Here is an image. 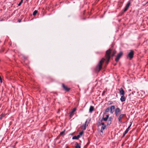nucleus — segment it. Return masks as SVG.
Instances as JSON below:
<instances>
[{"label":"nucleus","instance_id":"obj_12","mask_svg":"<svg viewBox=\"0 0 148 148\" xmlns=\"http://www.w3.org/2000/svg\"><path fill=\"white\" fill-rule=\"evenodd\" d=\"M120 100L121 102H124L125 100V98L124 96V95H122L120 98Z\"/></svg>","mask_w":148,"mask_h":148},{"label":"nucleus","instance_id":"obj_17","mask_svg":"<svg viewBox=\"0 0 148 148\" xmlns=\"http://www.w3.org/2000/svg\"><path fill=\"white\" fill-rule=\"evenodd\" d=\"M106 125L103 126L101 128V132L103 133V131L106 128Z\"/></svg>","mask_w":148,"mask_h":148},{"label":"nucleus","instance_id":"obj_5","mask_svg":"<svg viewBox=\"0 0 148 148\" xmlns=\"http://www.w3.org/2000/svg\"><path fill=\"white\" fill-rule=\"evenodd\" d=\"M126 116V114H121L119 116L118 118L119 121L120 123L122 122L121 120L123 118Z\"/></svg>","mask_w":148,"mask_h":148},{"label":"nucleus","instance_id":"obj_29","mask_svg":"<svg viewBox=\"0 0 148 148\" xmlns=\"http://www.w3.org/2000/svg\"><path fill=\"white\" fill-rule=\"evenodd\" d=\"M129 130H128V129H126V130H125V131L124 133H125V134H127V132H128Z\"/></svg>","mask_w":148,"mask_h":148},{"label":"nucleus","instance_id":"obj_10","mask_svg":"<svg viewBox=\"0 0 148 148\" xmlns=\"http://www.w3.org/2000/svg\"><path fill=\"white\" fill-rule=\"evenodd\" d=\"M115 109V106H111L110 110V112L111 114H113L114 110Z\"/></svg>","mask_w":148,"mask_h":148},{"label":"nucleus","instance_id":"obj_41","mask_svg":"<svg viewBox=\"0 0 148 148\" xmlns=\"http://www.w3.org/2000/svg\"><path fill=\"white\" fill-rule=\"evenodd\" d=\"M32 19H33V18L31 19V20H32Z\"/></svg>","mask_w":148,"mask_h":148},{"label":"nucleus","instance_id":"obj_15","mask_svg":"<svg viewBox=\"0 0 148 148\" xmlns=\"http://www.w3.org/2000/svg\"><path fill=\"white\" fill-rule=\"evenodd\" d=\"M79 138V136L78 135L77 136H73L72 138L73 139H78Z\"/></svg>","mask_w":148,"mask_h":148},{"label":"nucleus","instance_id":"obj_27","mask_svg":"<svg viewBox=\"0 0 148 148\" xmlns=\"http://www.w3.org/2000/svg\"><path fill=\"white\" fill-rule=\"evenodd\" d=\"M88 123L87 122V121H86L85 122V124H84V125H85L87 127V126H88Z\"/></svg>","mask_w":148,"mask_h":148},{"label":"nucleus","instance_id":"obj_33","mask_svg":"<svg viewBox=\"0 0 148 148\" xmlns=\"http://www.w3.org/2000/svg\"><path fill=\"white\" fill-rule=\"evenodd\" d=\"M3 115H1V116H0V119H1V118H2V117H3Z\"/></svg>","mask_w":148,"mask_h":148},{"label":"nucleus","instance_id":"obj_16","mask_svg":"<svg viewBox=\"0 0 148 148\" xmlns=\"http://www.w3.org/2000/svg\"><path fill=\"white\" fill-rule=\"evenodd\" d=\"M76 146L75 148H81V146L79 145L78 143H76L75 144Z\"/></svg>","mask_w":148,"mask_h":148},{"label":"nucleus","instance_id":"obj_28","mask_svg":"<svg viewBox=\"0 0 148 148\" xmlns=\"http://www.w3.org/2000/svg\"><path fill=\"white\" fill-rule=\"evenodd\" d=\"M112 103H113L112 102V101H109L108 102V104H110V105L112 104Z\"/></svg>","mask_w":148,"mask_h":148},{"label":"nucleus","instance_id":"obj_6","mask_svg":"<svg viewBox=\"0 0 148 148\" xmlns=\"http://www.w3.org/2000/svg\"><path fill=\"white\" fill-rule=\"evenodd\" d=\"M62 87L65 91L67 92L69 91L70 89V88H68L64 84H62Z\"/></svg>","mask_w":148,"mask_h":148},{"label":"nucleus","instance_id":"obj_40","mask_svg":"<svg viewBox=\"0 0 148 148\" xmlns=\"http://www.w3.org/2000/svg\"><path fill=\"white\" fill-rule=\"evenodd\" d=\"M2 21V20H0V21Z\"/></svg>","mask_w":148,"mask_h":148},{"label":"nucleus","instance_id":"obj_26","mask_svg":"<svg viewBox=\"0 0 148 148\" xmlns=\"http://www.w3.org/2000/svg\"><path fill=\"white\" fill-rule=\"evenodd\" d=\"M64 132H65V131H63L62 132H61L60 133V134L59 135H60V136H61V135H62L64 134Z\"/></svg>","mask_w":148,"mask_h":148},{"label":"nucleus","instance_id":"obj_8","mask_svg":"<svg viewBox=\"0 0 148 148\" xmlns=\"http://www.w3.org/2000/svg\"><path fill=\"white\" fill-rule=\"evenodd\" d=\"M76 109L75 108H74L69 113L70 116L72 117L74 115L75 112L76 111Z\"/></svg>","mask_w":148,"mask_h":148},{"label":"nucleus","instance_id":"obj_31","mask_svg":"<svg viewBox=\"0 0 148 148\" xmlns=\"http://www.w3.org/2000/svg\"><path fill=\"white\" fill-rule=\"evenodd\" d=\"M131 125V124H130V125L128 127V128L127 129L128 130H129V129H130V127Z\"/></svg>","mask_w":148,"mask_h":148},{"label":"nucleus","instance_id":"obj_4","mask_svg":"<svg viewBox=\"0 0 148 148\" xmlns=\"http://www.w3.org/2000/svg\"><path fill=\"white\" fill-rule=\"evenodd\" d=\"M134 55V51L133 50H131L130 52L127 55V57L130 58V60H131L133 57Z\"/></svg>","mask_w":148,"mask_h":148},{"label":"nucleus","instance_id":"obj_39","mask_svg":"<svg viewBox=\"0 0 148 148\" xmlns=\"http://www.w3.org/2000/svg\"><path fill=\"white\" fill-rule=\"evenodd\" d=\"M60 111V110H59V111H58V112H59Z\"/></svg>","mask_w":148,"mask_h":148},{"label":"nucleus","instance_id":"obj_20","mask_svg":"<svg viewBox=\"0 0 148 148\" xmlns=\"http://www.w3.org/2000/svg\"><path fill=\"white\" fill-rule=\"evenodd\" d=\"M110 110V108L109 107L107 108L105 110V113L108 112Z\"/></svg>","mask_w":148,"mask_h":148},{"label":"nucleus","instance_id":"obj_2","mask_svg":"<svg viewBox=\"0 0 148 148\" xmlns=\"http://www.w3.org/2000/svg\"><path fill=\"white\" fill-rule=\"evenodd\" d=\"M105 60V59L103 58L100 61L96 68V71H97L99 72L101 70L102 68V64Z\"/></svg>","mask_w":148,"mask_h":148},{"label":"nucleus","instance_id":"obj_38","mask_svg":"<svg viewBox=\"0 0 148 148\" xmlns=\"http://www.w3.org/2000/svg\"><path fill=\"white\" fill-rule=\"evenodd\" d=\"M1 77H0V80H1Z\"/></svg>","mask_w":148,"mask_h":148},{"label":"nucleus","instance_id":"obj_11","mask_svg":"<svg viewBox=\"0 0 148 148\" xmlns=\"http://www.w3.org/2000/svg\"><path fill=\"white\" fill-rule=\"evenodd\" d=\"M112 121V118L111 117H110L108 118V125H110Z\"/></svg>","mask_w":148,"mask_h":148},{"label":"nucleus","instance_id":"obj_23","mask_svg":"<svg viewBox=\"0 0 148 148\" xmlns=\"http://www.w3.org/2000/svg\"><path fill=\"white\" fill-rule=\"evenodd\" d=\"M128 7L125 6L124 10V12H126L128 10Z\"/></svg>","mask_w":148,"mask_h":148},{"label":"nucleus","instance_id":"obj_34","mask_svg":"<svg viewBox=\"0 0 148 148\" xmlns=\"http://www.w3.org/2000/svg\"><path fill=\"white\" fill-rule=\"evenodd\" d=\"M126 134H125V133H124V134H123V136H125Z\"/></svg>","mask_w":148,"mask_h":148},{"label":"nucleus","instance_id":"obj_22","mask_svg":"<svg viewBox=\"0 0 148 148\" xmlns=\"http://www.w3.org/2000/svg\"><path fill=\"white\" fill-rule=\"evenodd\" d=\"M83 134H84V132L83 131H82L80 132L79 133V134L78 135H79V137H80V136H82V135H83Z\"/></svg>","mask_w":148,"mask_h":148},{"label":"nucleus","instance_id":"obj_21","mask_svg":"<svg viewBox=\"0 0 148 148\" xmlns=\"http://www.w3.org/2000/svg\"><path fill=\"white\" fill-rule=\"evenodd\" d=\"M86 126L85 125H83L82 126V129L83 130H85L86 128Z\"/></svg>","mask_w":148,"mask_h":148},{"label":"nucleus","instance_id":"obj_9","mask_svg":"<svg viewBox=\"0 0 148 148\" xmlns=\"http://www.w3.org/2000/svg\"><path fill=\"white\" fill-rule=\"evenodd\" d=\"M119 92L121 95H124L125 94V92L122 88H121L119 89Z\"/></svg>","mask_w":148,"mask_h":148},{"label":"nucleus","instance_id":"obj_3","mask_svg":"<svg viewBox=\"0 0 148 148\" xmlns=\"http://www.w3.org/2000/svg\"><path fill=\"white\" fill-rule=\"evenodd\" d=\"M123 54V52L122 51H120L117 55L116 58L115 59V61L116 62H118L119 59L122 56Z\"/></svg>","mask_w":148,"mask_h":148},{"label":"nucleus","instance_id":"obj_19","mask_svg":"<svg viewBox=\"0 0 148 148\" xmlns=\"http://www.w3.org/2000/svg\"><path fill=\"white\" fill-rule=\"evenodd\" d=\"M130 4H131L130 1H128V3L126 4V5L125 6L129 8V7L130 5Z\"/></svg>","mask_w":148,"mask_h":148},{"label":"nucleus","instance_id":"obj_1","mask_svg":"<svg viewBox=\"0 0 148 148\" xmlns=\"http://www.w3.org/2000/svg\"><path fill=\"white\" fill-rule=\"evenodd\" d=\"M116 53V50L112 49L111 48H110L106 51L105 55V57L107 60L106 62V65L108 64L111 56L113 57Z\"/></svg>","mask_w":148,"mask_h":148},{"label":"nucleus","instance_id":"obj_42","mask_svg":"<svg viewBox=\"0 0 148 148\" xmlns=\"http://www.w3.org/2000/svg\"><path fill=\"white\" fill-rule=\"evenodd\" d=\"M116 65V64H114V65Z\"/></svg>","mask_w":148,"mask_h":148},{"label":"nucleus","instance_id":"obj_24","mask_svg":"<svg viewBox=\"0 0 148 148\" xmlns=\"http://www.w3.org/2000/svg\"><path fill=\"white\" fill-rule=\"evenodd\" d=\"M37 13V10H35L33 13V15L35 16Z\"/></svg>","mask_w":148,"mask_h":148},{"label":"nucleus","instance_id":"obj_14","mask_svg":"<svg viewBox=\"0 0 148 148\" xmlns=\"http://www.w3.org/2000/svg\"><path fill=\"white\" fill-rule=\"evenodd\" d=\"M94 110V107L92 106H91L89 109V112L91 113Z\"/></svg>","mask_w":148,"mask_h":148},{"label":"nucleus","instance_id":"obj_25","mask_svg":"<svg viewBox=\"0 0 148 148\" xmlns=\"http://www.w3.org/2000/svg\"><path fill=\"white\" fill-rule=\"evenodd\" d=\"M23 0H21V2L19 3V4L18 5V6H20L21 5L22 3L23 2Z\"/></svg>","mask_w":148,"mask_h":148},{"label":"nucleus","instance_id":"obj_37","mask_svg":"<svg viewBox=\"0 0 148 148\" xmlns=\"http://www.w3.org/2000/svg\"><path fill=\"white\" fill-rule=\"evenodd\" d=\"M124 137V136H122V138H123V137Z\"/></svg>","mask_w":148,"mask_h":148},{"label":"nucleus","instance_id":"obj_18","mask_svg":"<svg viewBox=\"0 0 148 148\" xmlns=\"http://www.w3.org/2000/svg\"><path fill=\"white\" fill-rule=\"evenodd\" d=\"M103 120L101 119H99V120L98 123L100 125H101V124L102 123Z\"/></svg>","mask_w":148,"mask_h":148},{"label":"nucleus","instance_id":"obj_7","mask_svg":"<svg viewBox=\"0 0 148 148\" xmlns=\"http://www.w3.org/2000/svg\"><path fill=\"white\" fill-rule=\"evenodd\" d=\"M121 112V110L119 108H116L115 110V114L116 116H118L119 113Z\"/></svg>","mask_w":148,"mask_h":148},{"label":"nucleus","instance_id":"obj_36","mask_svg":"<svg viewBox=\"0 0 148 148\" xmlns=\"http://www.w3.org/2000/svg\"><path fill=\"white\" fill-rule=\"evenodd\" d=\"M89 144V142L88 143H87V144L86 145H88Z\"/></svg>","mask_w":148,"mask_h":148},{"label":"nucleus","instance_id":"obj_13","mask_svg":"<svg viewBox=\"0 0 148 148\" xmlns=\"http://www.w3.org/2000/svg\"><path fill=\"white\" fill-rule=\"evenodd\" d=\"M109 115H106V117L105 118H104L103 117L102 120L104 121H107L108 120V119L109 118Z\"/></svg>","mask_w":148,"mask_h":148},{"label":"nucleus","instance_id":"obj_35","mask_svg":"<svg viewBox=\"0 0 148 148\" xmlns=\"http://www.w3.org/2000/svg\"><path fill=\"white\" fill-rule=\"evenodd\" d=\"M0 81L1 82V83H2V79H1V80H0Z\"/></svg>","mask_w":148,"mask_h":148},{"label":"nucleus","instance_id":"obj_32","mask_svg":"<svg viewBox=\"0 0 148 148\" xmlns=\"http://www.w3.org/2000/svg\"><path fill=\"white\" fill-rule=\"evenodd\" d=\"M21 19H18V22L20 23L21 22Z\"/></svg>","mask_w":148,"mask_h":148},{"label":"nucleus","instance_id":"obj_30","mask_svg":"<svg viewBox=\"0 0 148 148\" xmlns=\"http://www.w3.org/2000/svg\"><path fill=\"white\" fill-rule=\"evenodd\" d=\"M102 125L103 126H104V125H105V124H104V123H103V122L101 124V125Z\"/></svg>","mask_w":148,"mask_h":148}]
</instances>
